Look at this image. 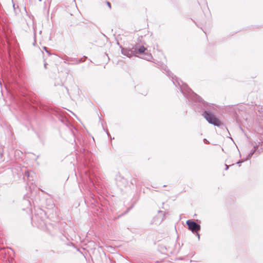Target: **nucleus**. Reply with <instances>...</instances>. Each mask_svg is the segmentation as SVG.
Listing matches in <instances>:
<instances>
[{"mask_svg":"<svg viewBox=\"0 0 263 263\" xmlns=\"http://www.w3.org/2000/svg\"><path fill=\"white\" fill-rule=\"evenodd\" d=\"M203 116L209 123L217 126H220L221 122L220 120L210 111H205L203 113Z\"/></svg>","mask_w":263,"mask_h":263,"instance_id":"f257e3e1","label":"nucleus"},{"mask_svg":"<svg viewBox=\"0 0 263 263\" xmlns=\"http://www.w3.org/2000/svg\"><path fill=\"white\" fill-rule=\"evenodd\" d=\"M186 223L189 229L193 233L197 232L200 230V226L191 220H187Z\"/></svg>","mask_w":263,"mask_h":263,"instance_id":"f03ea898","label":"nucleus"},{"mask_svg":"<svg viewBox=\"0 0 263 263\" xmlns=\"http://www.w3.org/2000/svg\"><path fill=\"white\" fill-rule=\"evenodd\" d=\"M233 114V118L236 120V123L240 129L243 132L242 126L243 124L241 121L239 114L237 112L236 110L234 108L231 107V115Z\"/></svg>","mask_w":263,"mask_h":263,"instance_id":"7ed1b4c3","label":"nucleus"},{"mask_svg":"<svg viewBox=\"0 0 263 263\" xmlns=\"http://www.w3.org/2000/svg\"><path fill=\"white\" fill-rule=\"evenodd\" d=\"M29 20L27 22V24L29 28H32L34 31L35 32V24L34 21V17L33 16H29Z\"/></svg>","mask_w":263,"mask_h":263,"instance_id":"20e7f679","label":"nucleus"},{"mask_svg":"<svg viewBox=\"0 0 263 263\" xmlns=\"http://www.w3.org/2000/svg\"><path fill=\"white\" fill-rule=\"evenodd\" d=\"M121 52L123 55L128 58H130L133 55V50L126 48H123L121 50Z\"/></svg>","mask_w":263,"mask_h":263,"instance_id":"39448f33","label":"nucleus"},{"mask_svg":"<svg viewBox=\"0 0 263 263\" xmlns=\"http://www.w3.org/2000/svg\"><path fill=\"white\" fill-rule=\"evenodd\" d=\"M258 145L254 146L253 148L250 151L249 153L247 156L246 158H245L246 160H249L255 153V152L258 149Z\"/></svg>","mask_w":263,"mask_h":263,"instance_id":"423d86ee","label":"nucleus"},{"mask_svg":"<svg viewBox=\"0 0 263 263\" xmlns=\"http://www.w3.org/2000/svg\"><path fill=\"white\" fill-rule=\"evenodd\" d=\"M258 145L254 146L253 148L250 151L249 153L247 156L246 158H245L246 160H249L255 153V152L258 149Z\"/></svg>","mask_w":263,"mask_h":263,"instance_id":"0eeeda50","label":"nucleus"},{"mask_svg":"<svg viewBox=\"0 0 263 263\" xmlns=\"http://www.w3.org/2000/svg\"><path fill=\"white\" fill-rule=\"evenodd\" d=\"M146 50V49L143 46H142L138 49V51L141 53H143Z\"/></svg>","mask_w":263,"mask_h":263,"instance_id":"6e6552de","label":"nucleus"},{"mask_svg":"<svg viewBox=\"0 0 263 263\" xmlns=\"http://www.w3.org/2000/svg\"><path fill=\"white\" fill-rule=\"evenodd\" d=\"M157 219H158L157 217H155L153 219V222L155 223L156 224L160 223L161 220L160 219H159V220H157Z\"/></svg>","mask_w":263,"mask_h":263,"instance_id":"1a4fd4ad","label":"nucleus"},{"mask_svg":"<svg viewBox=\"0 0 263 263\" xmlns=\"http://www.w3.org/2000/svg\"><path fill=\"white\" fill-rule=\"evenodd\" d=\"M245 161H246V160H245V158H243V160H239V161H237V162H236V164H238V165H239V166H240V164L241 163H242L243 162H244Z\"/></svg>","mask_w":263,"mask_h":263,"instance_id":"9d476101","label":"nucleus"},{"mask_svg":"<svg viewBox=\"0 0 263 263\" xmlns=\"http://www.w3.org/2000/svg\"><path fill=\"white\" fill-rule=\"evenodd\" d=\"M152 58V56L151 54H147L146 57H145L144 59L149 60Z\"/></svg>","mask_w":263,"mask_h":263,"instance_id":"9b49d317","label":"nucleus"},{"mask_svg":"<svg viewBox=\"0 0 263 263\" xmlns=\"http://www.w3.org/2000/svg\"><path fill=\"white\" fill-rule=\"evenodd\" d=\"M107 5L108 6V7L109 8V9H111V4H110V3L109 2H107Z\"/></svg>","mask_w":263,"mask_h":263,"instance_id":"f8f14e48","label":"nucleus"},{"mask_svg":"<svg viewBox=\"0 0 263 263\" xmlns=\"http://www.w3.org/2000/svg\"><path fill=\"white\" fill-rule=\"evenodd\" d=\"M196 235L198 237V240H199L200 239V234L198 233V232H196Z\"/></svg>","mask_w":263,"mask_h":263,"instance_id":"ddd939ff","label":"nucleus"},{"mask_svg":"<svg viewBox=\"0 0 263 263\" xmlns=\"http://www.w3.org/2000/svg\"><path fill=\"white\" fill-rule=\"evenodd\" d=\"M225 166H226V168H225L226 170H228L229 168V165H228L227 164H226Z\"/></svg>","mask_w":263,"mask_h":263,"instance_id":"4468645a","label":"nucleus"},{"mask_svg":"<svg viewBox=\"0 0 263 263\" xmlns=\"http://www.w3.org/2000/svg\"><path fill=\"white\" fill-rule=\"evenodd\" d=\"M44 50H45V51H46L48 53H49V52H48V51H47V50L46 47H44Z\"/></svg>","mask_w":263,"mask_h":263,"instance_id":"2eb2a0df","label":"nucleus"},{"mask_svg":"<svg viewBox=\"0 0 263 263\" xmlns=\"http://www.w3.org/2000/svg\"><path fill=\"white\" fill-rule=\"evenodd\" d=\"M231 141H232L234 143V141H233V139H232V137H231Z\"/></svg>","mask_w":263,"mask_h":263,"instance_id":"dca6fc26","label":"nucleus"},{"mask_svg":"<svg viewBox=\"0 0 263 263\" xmlns=\"http://www.w3.org/2000/svg\"><path fill=\"white\" fill-rule=\"evenodd\" d=\"M46 65H47V64H46V63H45V64H44V66H45V68L46 67Z\"/></svg>","mask_w":263,"mask_h":263,"instance_id":"f3484780","label":"nucleus"},{"mask_svg":"<svg viewBox=\"0 0 263 263\" xmlns=\"http://www.w3.org/2000/svg\"><path fill=\"white\" fill-rule=\"evenodd\" d=\"M234 164H234V163H233V164H231V166H232L234 165Z\"/></svg>","mask_w":263,"mask_h":263,"instance_id":"a211bd4d","label":"nucleus"}]
</instances>
